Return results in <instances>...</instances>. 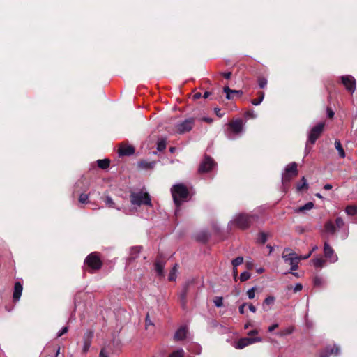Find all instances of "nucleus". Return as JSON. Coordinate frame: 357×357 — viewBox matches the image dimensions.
<instances>
[{"mask_svg":"<svg viewBox=\"0 0 357 357\" xmlns=\"http://www.w3.org/2000/svg\"><path fill=\"white\" fill-rule=\"evenodd\" d=\"M255 220V216L246 213H238L235 215L229 222V226L236 227L241 229L248 228Z\"/></svg>","mask_w":357,"mask_h":357,"instance_id":"f257e3e1","label":"nucleus"},{"mask_svg":"<svg viewBox=\"0 0 357 357\" xmlns=\"http://www.w3.org/2000/svg\"><path fill=\"white\" fill-rule=\"evenodd\" d=\"M172 195L175 204L178 206L181 202L187 198L188 190L187 188L182 184H177L172 188Z\"/></svg>","mask_w":357,"mask_h":357,"instance_id":"f03ea898","label":"nucleus"},{"mask_svg":"<svg viewBox=\"0 0 357 357\" xmlns=\"http://www.w3.org/2000/svg\"><path fill=\"white\" fill-rule=\"evenodd\" d=\"M130 202L132 205L137 206L151 205V199L149 195L146 192H134L130 195Z\"/></svg>","mask_w":357,"mask_h":357,"instance_id":"7ed1b4c3","label":"nucleus"},{"mask_svg":"<svg viewBox=\"0 0 357 357\" xmlns=\"http://www.w3.org/2000/svg\"><path fill=\"white\" fill-rule=\"evenodd\" d=\"M298 174L297 164L291 162L287 165L282 176V182L283 185L289 183L291 179Z\"/></svg>","mask_w":357,"mask_h":357,"instance_id":"20e7f679","label":"nucleus"},{"mask_svg":"<svg viewBox=\"0 0 357 357\" xmlns=\"http://www.w3.org/2000/svg\"><path fill=\"white\" fill-rule=\"evenodd\" d=\"M229 126L231 129V133L228 134L227 137L230 139H234V135H240L243 131V122L241 119H236L231 121Z\"/></svg>","mask_w":357,"mask_h":357,"instance_id":"39448f33","label":"nucleus"},{"mask_svg":"<svg viewBox=\"0 0 357 357\" xmlns=\"http://www.w3.org/2000/svg\"><path fill=\"white\" fill-rule=\"evenodd\" d=\"M195 123L194 119L190 118L185 119V121L178 123L176 125L174 132L177 134H183L185 132H189L192 130Z\"/></svg>","mask_w":357,"mask_h":357,"instance_id":"423d86ee","label":"nucleus"},{"mask_svg":"<svg viewBox=\"0 0 357 357\" xmlns=\"http://www.w3.org/2000/svg\"><path fill=\"white\" fill-rule=\"evenodd\" d=\"M261 342H262V338L260 337H243L235 342L234 347L237 349H242L248 345Z\"/></svg>","mask_w":357,"mask_h":357,"instance_id":"0eeeda50","label":"nucleus"},{"mask_svg":"<svg viewBox=\"0 0 357 357\" xmlns=\"http://www.w3.org/2000/svg\"><path fill=\"white\" fill-rule=\"evenodd\" d=\"M86 265L93 270L100 268L102 262L96 252L90 254L85 259Z\"/></svg>","mask_w":357,"mask_h":357,"instance_id":"6e6552de","label":"nucleus"},{"mask_svg":"<svg viewBox=\"0 0 357 357\" xmlns=\"http://www.w3.org/2000/svg\"><path fill=\"white\" fill-rule=\"evenodd\" d=\"M341 82L346 89L353 93L356 90V79L351 75H343L341 77Z\"/></svg>","mask_w":357,"mask_h":357,"instance_id":"1a4fd4ad","label":"nucleus"},{"mask_svg":"<svg viewBox=\"0 0 357 357\" xmlns=\"http://www.w3.org/2000/svg\"><path fill=\"white\" fill-rule=\"evenodd\" d=\"M324 126V123H319L314 127L312 128L310 130V132L309 134V138L308 142L311 144H314L316 140L318 139V137L320 136L321 133L323 131Z\"/></svg>","mask_w":357,"mask_h":357,"instance_id":"9d476101","label":"nucleus"},{"mask_svg":"<svg viewBox=\"0 0 357 357\" xmlns=\"http://www.w3.org/2000/svg\"><path fill=\"white\" fill-rule=\"evenodd\" d=\"M324 254L325 257L331 262L335 263L338 260L337 255L335 253L333 248L327 243H324Z\"/></svg>","mask_w":357,"mask_h":357,"instance_id":"9b49d317","label":"nucleus"},{"mask_svg":"<svg viewBox=\"0 0 357 357\" xmlns=\"http://www.w3.org/2000/svg\"><path fill=\"white\" fill-rule=\"evenodd\" d=\"M289 257V255L288 253H282V257L284 259L285 262L288 263L291 266V270H297L298 267V264L301 260V256L294 257V258H287Z\"/></svg>","mask_w":357,"mask_h":357,"instance_id":"f8f14e48","label":"nucleus"},{"mask_svg":"<svg viewBox=\"0 0 357 357\" xmlns=\"http://www.w3.org/2000/svg\"><path fill=\"white\" fill-rule=\"evenodd\" d=\"M215 165L213 159L210 157H205L204 160L200 165L199 171L202 173L208 172L211 171Z\"/></svg>","mask_w":357,"mask_h":357,"instance_id":"ddd939ff","label":"nucleus"},{"mask_svg":"<svg viewBox=\"0 0 357 357\" xmlns=\"http://www.w3.org/2000/svg\"><path fill=\"white\" fill-rule=\"evenodd\" d=\"M188 334V328L186 326L180 327L175 333L174 338L176 341L183 340Z\"/></svg>","mask_w":357,"mask_h":357,"instance_id":"4468645a","label":"nucleus"},{"mask_svg":"<svg viewBox=\"0 0 357 357\" xmlns=\"http://www.w3.org/2000/svg\"><path fill=\"white\" fill-rule=\"evenodd\" d=\"M134 152V147L130 145H121L119 149V155L121 156L131 155Z\"/></svg>","mask_w":357,"mask_h":357,"instance_id":"2eb2a0df","label":"nucleus"},{"mask_svg":"<svg viewBox=\"0 0 357 357\" xmlns=\"http://www.w3.org/2000/svg\"><path fill=\"white\" fill-rule=\"evenodd\" d=\"M22 285L20 282H16L15 284L14 292H13V300L14 301H18L22 293Z\"/></svg>","mask_w":357,"mask_h":357,"instance_id":"dca6fc26","label":"nucleus"},{"mask_svg":"<svg viewBox=\"0 0 357 357\" xmlns=\"http://www.w3.org/2000/svg\"><path fill=\"white\" fill-rule=\"evenodd\" d=\"M224 92L226 93V98L230 100L233 98V95L238 94L241 95L243 92L238 90H231L228 86H225L223 89Z\"/></svg>","mask_w":357,"mask_h":357,"instance_id":"f3484780","label":"nucleus"},{"mask_svg":"<svg viewBox=\"0 0 357 357\" xmlns=\"http://www.w3.org/2000/svg\"><path fill=\"white\" fill-rule=\"evenodd\" d=\"M335 351H334V349H329L327 348L326 351L321 354L320 357H328L331 354H335V356L338 355L340 353V348L338 347L335 346Z\"/></svg>","mask_w":357,"mask_h":357,"instance_id":"a211bd4d","label":"nucleus"},{"mask_svg":"<svg viewBox=\"0 0 357 357\" xmlns=\"http://www.w3.org/2000/svg\"><path fill=\"white\" fill-rule=\"evenodd\" d=\"M335 147L338 151L339 155L340 158H345V152L342 146L341 142L340 140L336 139L335 141Z\"/></svg>","mask_w":357,"mask_h":357,"instance_id":"6ab92c4d","label":"nucleus"},{"mask_svg":"<svg viewBox=\"0 0 357 357\" xmlns=\"http://www.w3.org/2000/svg\"><path fill=\"white\" fill-rule=\"evenodd\" d=\"M165 264L163 261L157 260L155 263V268L157 272V273L159 275H163V269H164Z\"/></svg>","mask_w":357,"mask_h":357,"instance_id":"aec40b11","label":"nucleus"},{"mask_svg":"<svg viewBox=\"0 0 357 357\" xmlns=\"http://www.w3.org/2000/svg\"><path fill=\"white\" fill-rule=\"evenodd\" d=\"M155 162L141 161L139 166L144 169H152L154 167Z\"/></svg>","mask_w":357,"mask_h":357,"instance_id":"412c9836","label":"nucleus"},{"mask_svg":"<svg viewBox=\"0 0 357 357\" xmlns=\"http://www.w3.org/2000/svg\"><path fill=\"white\" fill-rule=\"evenodd\" d=\"M314 207V204L311 202H307L304 206H302L296 210V212H303L305 211L311 210Z\"/></svg>","mask_w":357,"mask_h":357,"instance_id":"4be33fe9","label":"nucleus"},{"mask_svg":"<svg viewBox=\"0 0 357 357\" xmlns=\"http://www.w3.org/2000/svg\"><path fill=\"white\" fill-rule=\"evenodd\" d=\"M293 331H294V328L292 327H287V328L280 331V332L277 333V335H278L280 337H283V336L291 334L293 333Z\"/></svg>","mask_w":357,"mask_h":357,"instance_id":"5701e85b","label":"nucleus"},{"mask_svg":"<svg viewBox=\"0 0 357 357\" xmlns=\"http://www.w3.org/2000/svg\"><path fill=\"white\" fill-rule=\"evenodd\" d=\"M345 212L349 215H354L357 213V206L354 205L348 206L345 209Z\"/></svg>","mask_w":357,"mask_h":357,"instance_id":"b1692460","label":"nucleus"},{"mask_svg":"<svg viewBox=\"0 0 357 357\" xmlns=\"http://www.w3.org/2000/svg\"><path fill=\"white\" fill-rule=\"evenodd\" d=\"M98 166L102 169H106L109 165V160L108 159L97 160Z\"/></svg>","mask_w":357,"mask_h":357,"instance_id":"393cba45","label":"nucleus"},{"mask_svg":"<svg viewBox=\"0 0 357 357\" xmlns=\"http://www.w3.org/2000/svg\"><path fill=\"white\" fill-rule=\"evenodd\" d=\"M312 264L315 267L321 268L325 264V260L322 258H316L312 260Z\"/></svg>","mask_w":357,"mask_h":357,"instance_id":"a878e982","label":"nucleus"},{"mask_svg":"<svg viewBox=\"0 0 357 357\" xmlns=\"http://www.w3.org/2000/svg\"><path fill=\"white\" fill-rule=\"evenodd\" d=\"M105 202L106 204V205L110 208H116L117 210H120L119 208L118 207H116L115 206V204L113 201V199H112V197H110L109 196H106L105 198Z\"/></svg>","mask_w":357,"mask_h":357,"instance_id":"bb28decb","label":"nucleus"},{"mask_svg":"<svg viewBox=\"0 0 357 357\" xmlns=\"http://www.w3.org/2000/svg\"><path fill=\"white\" fill-rule=\"evenodd\" d=\"M184 350L183 349H178L172 352L169 357H184Z\"/></svg>","mask_w":357,"mask_h":357,"instance_id":"cd10ccee","label":"nucleus"},{"mask_svg":"<svg viewBox=\"0 0 357 357\" xmlns=\"http://www.w3.org/2000/svg\"><path fill=\"white\" fill-rule=\"evenodd\" d=\"M176 272H177V264H175L172 268L171 272L169 275V280L174 281L176 278Z\"/></svg>","mask_w":357,"mask_h":357,"instance_id":"c85d7f7f","label":"nucleus"},{"mask_svg":"<svg viewBox=\"0 0 357 357\" xmlns=\"http://www.w3.org/2000/svg\"><path fill=\"white\" fill-rule=\"evenodd\" d=\"M326 229L327 231L330 232L331 234H335V226L333 224L332 222H328L326 225Z\"/></svg>","mask_w":357,"mask_h":357,"instance_id":"c756f323","label":"nucleus"},{"mask_svg":"<svg viewBox=\"0 0 357 357\" xmlns=\"http://www.w3.org/2000/svg\"><path fill=\"white\" fill-rule=\"evenodd\" d=\"M166 148V141L165 139H160L158 142L157 149L158 151H162Z\"/></svg>","mask_w":357,"mask_h":357,"instance_id":"7c9ffc66","label":"nucleus"},{"mask_svg":"<svg viewBox=\"0 0 357 357\" xmlns=\"http://www.w3.org/2000/svg\"><path fill=\"white\" fill-rule=\"evenodd\" d=\"M264 98V94L263 92H261L259 93V98L257 99H254L252 100V104L254 105H259L261 104V102L263 101Z\"/></svg>","mask_w":357,"mask_h":357,"instance_id":"2f4dec72","label":"nucleus"},{"mask_svg":"<svg viewBox=\"0 0 357 357\" xmlns=\"http://www.w3.org/2000/svg\"><path fill=\"white\" fill-rule=\"evenodd\" d=\"M243 261V258L242 257H238L236 259L232 260V265L234 268H237L239 265H241Z\"/></svg>","mask_w":357,"mask_h":357,"instance_id":"473e14b6","label":"nucleus"},{"mask_svg":"<svg viewBox=\"0 0 357 357\" xmlns=\"http://www.w3.org/2000/svg\"><path fill=\"white\" fill-rule=\"evenodd\" d=\"M301 181L302 183H299L297 185V190L299 191L303 190L304 188H307V183L305 177L302 178Z\"/></svg>","mask_w":357,"mask_h":357,"instance_id":"72a5a7b5","label":"nucleus"},{"mask_svg":"<svg viewBox=\"0 0 357 357\" xmlns=\"http://www.w3.org/2000/svg\"><path fill=\"white\" fill-rule=\"evenodd\" d=\"M323 284H324V280L321 278H320L319 276H316L314 278V286L321 287Z\"/></svg>","mask_w":357,"mask_h":357,"instance_id":"f704fd0d","label":"nucleus"},{"mask_svg":"<svg viewBox=\"0 0 357 357\" xmlns=\"http://www.w3.org/2000/svg\"><path fill=\"white\" fill-rule=\"evenodd\" d=\"M250 274L248 271H245V272L242 273L240 275V280L241 282H245V281L248 280V279H250Z\"/></svg>","mask_w":357,"mask_h":357,"instance_id":"c9c22d12","label":"nucleus"},{"mask_svg":"<svg viewBox=\"0 0 357 357\" xmlns=\"http://www.w3.org/2000/svg\"><path fill=\"white\" fill-rule=\"evenodd\" d=\"M283 253H288L289 255V257L288 258H294V257H300L290 248H285L283 251Z\"/></svg>","mask_w":357,"mask_h":357,"instance_id":"e433bc0d","label":"nucleus"},{"mask_svg":"<svg viewBox=\"0 0 357 357\" xmlns=\"http://www.w3.org/2000/svg\"><path fill=\"white\" fill-rule=\"evenodd\" d=\"M258 84L260 88L264 89L267 84V79L264 77H260L258 79Z\"/></svg>","mask_w":357,"mask_h":357,"instance_id":"4c0bfd02","label":"nucleus"},{"mask_svg":"<svg viewBox=\"0 0 357 357\" xmlns=\"http://www.w3.org/2000/svg\"><path fill=\"white\" fill-rule=\"evenodd\" d=\"M258 242L261 243H265L267 241V236L264 233H261L258 238Z\"/></svg>","mask_w":357,"mask_h":357,"instance_id":"58836bf2","label":"nucleus"},{"mask_svg":"<svg viewBox=\"0 0 357 357\" xmlns=\"http://www.w3.org/2000/svg\"><path fill=\"white\" fill-rule=\"evenodd\" d=\"M214 304L216 307H220L222 305V298L215 297L214 299Z\"/></svg>","mask_w":357,"mask_h":357,"instance_id":"ea45409f","label":"nucleus"},{"mask_svg":"<svg viewBox=\"0 0 357 357\" xmlns=\"http://www.w3.org/2000/svg\"><path fill=\"white\" fill-rule=\"evenodd\" d=\"M89 199V196L86 194H81L79 197V202L84 204L86 203L87 200Z\"/></svg>","mask_w":357,"mask_h":357,"instance_id":"a19ab883","label":"nucleus"},{"mask_svg":"<svg viewBox=\"0 0 357 357\" xmlns=\"http://www.w3.org/2000/svg\"><path fill=\"white\" fill-rule=\"evenodd\" d=\"M255 287H252L251 289H250L248 291H247V295L248 296V298L250 299H252L255 298Z\"/></svg>","mask_w":357,"mask_h":357,"instance_id":"79ce46f5","label":"nucleus"},{"mask_svg":"<svg viewBox=\"0 0 357 357\" xmlns=\"http://www.w3.org/2000/svg\"><path fill=\"white\" fill-rule=\"evenodd\" d=\"M275 298L273 296L267 297L264 302V305H272L274 303Z\"/></svg>","mask_w":357,"mask_h":357,"instance_id":"37998d69","label":"nucleus"},{"mask_svg":"<svg viewBox=\"0 0 357 357\" xmlns=\"http://www.w3.org/2000/svg\"><path fill=\"white\" fill-rule=\"evenodd\" d=\"M335 225L338 228H342L344 225V220L341 218H337L335 220Z\"/></svg>","mask_w":357,"mask_h":357,"instance_id":"c03bdc74","label":"nucleus"},{"mask_svg":"<svg viewBox=\"0 0 357 357\" xmlns=\"http://www.w3.org/2000/svg\"><path fill=\"white\" fill-rule=\"evenodd\" d=\"M90 345H91L90 341L85 339L84 342V346H83V351L86 352L89 350Z\"/></svg>","mask_w":357,"mask_h":357,"instance_id":"a18cd8bd","label":"nucleus"},{"mask_svg":"<svg viewBox=\"0 0 357 357\" xmlns=\"http://www.w3.org/2000/svg\"><path fill=\"white\" fill-rule=\"evenodd\" d=\"M149 326H153V323L150 319L149 314L146 317V328L148 329Z\"/></svg>","mask_w":357,"mask_h":357,"instance_id":"49530a36","label":"nucleus"},{"mask_svg":"<svg viewBox=\"0 0 357 357\" xmlns=\"http://www.w3.org/2000/svg\"><path fill=\"white\" fill-rule=\"evenodd\" d=\"M68 327L67 326H64L63 327L61 331L58 333L57 334V337H61V335H63V334L66 333L68 332Z\"/></svg>","mask_w":357,"mask_h":357,"instance_id":"de8ad7c7","label":"nucleus"},{"mask_svg":"<svg viewBox=\"0 0 357 357\" xmlns=\"http://www.w3.org/2000/svg\"><path fill=\"white\" fill-rule=\"evenodd\" d=\"M302 288H303L302 284L300 283H297L294 288V292H297V291H301L302 289Z\"/></svg>","mask_w":357,"mask_h":357,"instance_id":"09e8293b","label":"nucleus"},{"mask_svg":"<svg viewBox=\"0 0 357 357\" xmlns=\"http://www.w3.org/2000/svg\"><path fill=\"white\" fill-rule=\"evenodd\" d=\"M278 327V324H274L271 326H270L268 328V331L271 333L273 332L275 328H277Z\"/></svg>","mask_w":357,"mask_h":357,"instance_id":"8fccbe9b","label":"nucleus"},{"mask_svg":"<svg viewBox=\"0 0 357 357\" xmlns=\"http://www.w3.org/2000/svg\"><path fill=\"white\" fill-rule=\"evenodd\" d=\"M257 334H258V331L257 330H252L248 332V335L250 336L249 337H252V336H253L255 335H257Z\"/></svg>","mask_w":357,"mask_h":357,"instance_id":"3c124183","label":"nucleus"},{"mask_svg":"<svg viewBox=\"0 0 357 357\" xmlns=\"http://www.w3.org/2000/svg\"><path fill=\"white\" fill-rule=\"evenodd\" d=\"M246 305V303H243L240 307H239V312L241 314H243L244 312H245V310H244V307Z\"/></svg>","mask_w":357,"mask_h":357,"instance_id":"603ef678","label":"nucleus"},{"mask_svg":"<svg viewBox=\"0 0 357 357\" xmlns=\"http://www.w3.org/2000/svg\"><path fill=\"white\" fill-rule=\"evenodd\" d=\"M185 296H186V294H185V292L183 293V294L181 295V301H182L183 306H184V305H185Z\"/></svg>","mask_w":357,"mask_h":357,"instance_id":"864d4df0","label":"nucleus"},{"mask_svg":"<svg viewBox=\"0 0 357 357\" xmlns=\"http://www.w3.org/2000/svg\"><path fill=\"white\" fill-rule=\"evenodd\" d=\"M222 75L224 76V77L225 79H229L231 77V72L222 73Z\"/></svg>","mask_w":357,"mask_h":357,"instance_id":"5fc2aeb1","label":"nucleus"},{"mask_svg":"<svg viewBox=\"0 0 357 357\" xmlns=\"http://www.w3.org/2000/svg\"><path fill=\"white\" fill-rule=\"evenodd\" d=\"M248 307H249V310L251 312H256V307L252 304H249L248 305Z\"/></svg>","mask_w":357,"mask_h":357,"instance_id":"6e6d98bb","label":"nucleus"},{"mask_svg":"<svg viewBox=\"0 0 357 357\" xmlns=\"http://www.w3.org/2000/svg\"><path fill=\"white\" fill-rule=\"evenodd\" d=\"M348 235H349V229L347 228V229H346L345 231L342 234V239H345L348 236Z\"/></svg>","mask_w":357,"mask_h":357,"instance_id":"4d7b16f0","label":"nucleus"},{"mask_svg":"<svg viewBox=\"0 0 357 357\" xmlns=\"http://www.w3.org/2000/svg\"><path fill=\"white\" fill-rule=\"evenodd\" d=\"M201 97H202V93H199V92L196 93H195V94H194V96H193V98H194L195 100H197V99L200 98Z\"/></svg>","mask_w":357,"mask_h":357,"instance_id":"13d9d810","label":"nucleus"},{"mask_svg":"<svg viewBox=\"0 0 357 357\" xmlns=\"http://www.w3.org/2000/svg\"><path fill=\"white\" fill-rule=\"evenodd\" d=\"M215 112L218 117L222 116V114L220 112V109L219 108H215Z\"/></svg>","mask_w":357,"mask_h":357,"instance_id":"bf43d9fd","label":"nucleus"},{"mask_svg":"<svg viewBox=\"0 0 357 357\" xmlns=\"http://www.w3.org/2000/svg\"><path fill=\"white\" fill-rule=\"evenodd\" d=\"M334 116V112L331 109H328V116L329 118H333Z\"/></svg>","mask_w":357,"mask_h":357,"instance_id":"052dcab7","label":"nucleus"},{"mask_svg":"<svg viewBox=\"0 0 357 357\" xmlns=\"http://www.w3.org/2000/svg\"><path fill=\"white\" fill-rule=\"evenodd\" d=\"M312 255V251H310L307 255H301V259H306L307 258H309L310 257V255Z\"/></svg>","mask_w":357,"mask_h":357,"instance_id":"680f3d73","label":"nucleus"},{"mask_svg":"<svg viewBox=\"0 0 357 357\" xmlns=\"http://www.w3.org/2000/svg\"><path fill=\"white\" fill-rule=\"evenodd\" d=\"M132 252H135V253H139L140 252V248L135 247L132 249Z\"/></svg>","mask_w":357,"mask_h":357,"instance_id":"e2e57ef3","label":"nucleus"},{"mask_svg":"<svg viewBox=\"0 0 357 357\" xmlns=\"http://www.w3.org/2000/svg\"><path fill=\"white\" fill-rule=\"evenodd\" d=\"M324 188L325 190H328L332 189V185H331V184H326V185L324 186Z\"/></svg>","mask_w":357,"mask_h":357,"instance_id":"0e129e2a","label":"nucleus"},{"mask_svg":"<svg viewBox=\"0 0 357 357\" xmlns=\"http://www.w3.org/2000/svg\"><path fill=\"white\" fill-rule=\"evenodd\" d=\"M100 357H108V356L105 353L104 350H101Z\"/></svg>","mask_w":357,"mask_h":357,"instance_id":"69168bd1","label":"nucleus"},{"mask_svg":"<svg viewBox=\"0 0 357 357\" xmlns=\"http://www.w3.org/2000/svg\"><path fill=\"white\" fill-rule=\"evenodd\" d=\"M202 120L208 123H211L213 121L212 119L207 117L203 118Z\"/></svg>","mask_w":357,"mask_h":357,"instance_id":"338daca9","label":"nucleus"},{"mask_svg":"<svg viewBox=\"0 0 357 357\" xmlns=\"http://www.w3.org/2000/svg\"><path fill=\"white\" fill-rule=\"evenodd\" d=\"M209 95H210V93L208 92V91H206V92H204V93L203 95V98H207L209 96Z\"/></svg>","mask_w":357,"mask_h":357,"instance_id":"774afa93","label":"nucleus"}]
</instances>
